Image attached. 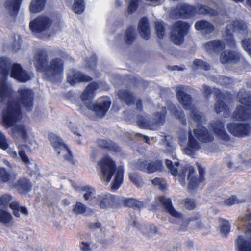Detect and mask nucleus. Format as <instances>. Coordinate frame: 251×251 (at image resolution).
<instances>
[{"instance_id":"32","label":"nucleus","mask_w":251,"mask_h":251,"mask_svg":"<svg viewBox=\"0 0 251 251\" xmlns=\"http://www.w3.org/2000/svg\"><path fill=\"white\" fill-rule=\"evenodd\" d=\"M205 49L208 51H220L225 48V44L222 40H215L206 42L204 44Z\"/></svg>"},{"instance_id":"35","label":"nucleus","mask_w":251,"mask_h":251,"mask_svg":"<svg viewBox=\"0 0 251 251\" xmlns=\"http://www.w3.org/2000/svg\"><path fill=\"white\" fill-rule=\"evenodd\" d=\"M9 206L12 210L13 215L17 218L20 217L19 212L26 216L28 214L27 208L25 206H21L17 201L11 202L9 203Z\"/></svg>"},{"instance_id":"48","label":"nucleus","mask_w":251,"mask_h":251,"mask_svg":"<svg viewBox=\"0 0 251 251\" xmlns=\"http://www.w3.org/2000/svg\"><path fill=\"white\" fill-rule=\"evenodd\" d=\"M129 178L130 181L137 187H140L143 184L141 177L136 173H130L129 174Z\"/></svg>"},{"instance_id":"22","label":"nucleus","mask_w":251,"mask_h":251,"mask_svg":"<svg viewBox=\"0 0 251 251\" xmlns=\"http://www.w3.org/2000/svg\"><path fill=\"white\" fill-rule=\"evenodd\" d=\"M89 82L81 95V99L83 101L92 100L95 96L96 91L99 87L98 83L95 81Z\"/></svg>"},{"instance_id":"13","label":"nucleus","mask_w":251,"mask_h":251,"mask_svg":"<svg viewBox=\"0 0 251 251\" xmlns=\"http://www.w3.org/2000/svg\"><path fill=\"white\" fill-rule=\"evenodd\" d=\"M137 167L140 170L149 174L162 171L163 168L162 162L160 160L149 162L146 160L140 159L137 162Z\"/></svg>"},{"instance_id":"18","label":"nucleus","mask_w":251,"mask_h":251,"mask_svg":"<svg viewBox=\"0 0 251 251\" xmlns=\"http://www.w3.org/2000/svg\"><path fill=\"white\" fill-rule=\"evenodd\" d=\"M13 187L19 193L26 194L31 190L32 184L29 179L26 177H20L13 185Z\"/></svg>"},{"instance_id":"54","label":"nucleus","mask_w":251,"mask_h":251,"mask_svg":"<svg viewBox=\"0 0 251 251\" xmlns=\"http://www.w3.org/2000/svg\"><path fill=\"white\" fill-rule=\"evenodd\" d=\"M140 0H130L127 8V11L129 14H132L136 11L138 7Z\"/></svg>"},{"instance_id":"52","label":"nucleus","mask_w":251,"mask_h":251,"mask_svg":"<svg viewBox=\"0 0 251 251\" xmlns=\"http://www.w3.org/2000/svg\"><path fill=\"white\" fill-rule=\"evenodd\" d=\"M230 30L229 28H226V33L227 36L226 41L228 46L231 48H233L236 46V42L234 38L232 33H230Z\"/></svg>"},{"instance_id":"26","label":"nucleus","mask_w":251,"mask_h":251,"mask_svg":"<svg viewBox=\"0 0 251 251\" xmlns=\"http://www.w3.org/2000/svg\"><path fill=\"white\" fill-rule=\"evenodd\" d=\"M138 28L140 36L146 40H149L150 37V29L148 19L146 17H143L140 20Z\"/></svg>"},{"instance_id":"46","label":"nucleus","mask_w":251,"mask_h":251,"mask_svg":"<svg viewBox=\"0 0 251 251\" xmlns=\"http://www.w3.org/2000/svg\"><path fill=\"white\" fill-rule=\"evenodd\" d=\"M11 176L4 168H0V183H6L11 180Z\"/></svg>"},{"instance_id":"28","label":"nucleus","mask_w":251,"mask_h":251,"mask_svg":"<svg viewBox=\"0 0 251 251\" xmlns=\"http://www.w3.org/2000/svg\"><path fill=\"white\" fill-rule=\"evenodd\" d=\"M23 0H6L4 2L5 8L13 17H16L19 12Z\"/></svg>"},{"instance_id":"24","label":"nucleus","mask_w":251,"mask_h":251,"mask_svg":"<svg viewBox=\"0 0 251 251\" xmlns=\"http://www.w3.org/2000/svg\"><path fill=\"white\" fill-rule=\"evenodd\" d=\"M236 251H251V239L243 235H239L235 241Z\"/></svg>"},{"instance_id":"45","label":"nucleus","mask_w":251,"mask_h":251,"mask_svg":"<svg viewBox=\"0 0 251 251\" xmlns=\"http://www.w3.org/2000/svg\"><path fill=\"white\" fill-rule=\"evenodd\" d=\"M221 234L225 237H227L230 232L231 226L229 221L227 220L222 219V223L220 226Z\"/></svg>"},{"instance_id":"49","label":"nucleus","mask_w":251,"mask_h":251,"mask_svg":"<svg viewBox=\"0 0 251 251\" xmlns=\"http://www.w3.org/2000/svg\"><path fill=\"white\" fill-rule=\"evenodd\" d=\"M188 147H190L195 150H198L200 148L199 143L195 139L191 131H190L188 133Z\"/></svg>"},{"instance_id":"40","label":"nucleus","mask_w":251,"mask_h":251,"mask_svg":"<svg viewBox=\"0 0 251 251\" xmlns=\"http://www.w3.org/2000/svg\"><path fill=\"white\" fill-rule=\"evenodd\" d=\"M125 41L127 45L132 44L136 39L135 28L129 26L126 30L124 36Z\"/></svg>"},{"instance_id":"7","label":"nucleus","mask_w":251,"mask_h":251,"mask_svg":"<svg viewBox=\"0 0 251 251\" xmlns=\"http://www.w3.org/2000/svg\"><path fill=\"white\" fill-rule=\"evenodd\" d=\"M199 176L196 174V171L193 167L189 168L187 175L188 189L189 191H195L201 184L205 181V169L200 164H197Z\"/></svg>"},{"instance_id":"30","label":"nucleus","mask_w":251,"mask_h":251,"mask_svg":"<svg viewBox=\"0 0 251 251\" xmlns=\"http://www.w3.org/2000/svg\"><path fill=\"white\" fill-rule=\"evenodd\" d=\"M118 97L121 101H124L127 105L134 104L136 97L134 93L127 89L120 90L118 92Z\"/></svg>"},{"instance_id":"2","label":"nucleus","mask_w":251,"mask_h":251,"mask_svg":"<svg viewBox=\"0 0 251 251\" xmlns=\"http://www.w3.org/2000/svg\"><path fill=\"white\" fill-rule=\"evenodd\" d=\"M34 58L36 70L43 73L48 80L52 82H58L61 80L64 70L63 59L55 57L52 59L48 64V55L44 50L38 51Z\"/></svg>"},{"instance_id":"8","label":"nucleus","mask_w":251,"mask_h":251,"mask_svg":"<svg viewBox=\"0 0 251 251\" xmlns=\"http://www.w3.org/2000/svg\"><path fill=\"white\" fill-rule=\"evenodd\" d=\"M95 203L101 209L108 208H117L121 207V201L119 197L110 193L98 195L93 198Z\"/></svg>"},{"instance_id":"17","label":"nucleus","mask_w":251,"mask_h":251,"mask_svg":"<svg viewBox=\"0 0 251 251\" xmlns=\"http://www.w3.org/2000/svg\"><path fill=\"white\" fill-rule=\"evenodd\" d=\"M158 201L165 209L166 211L172 216L177 218H182L181 213L177 211L173 207L170 198H166L164 196H160L158 197Z\"/></svg>"},{"instance_id":"44","label":"nucleus","mask_w":251,"mask_h":251,"mask_svg":"<svg viewBox=\"0 0 251 251\" xmlns=\"http://www.w3.org/2000/svg\"><path fill=\"white\" fill-rule=\"evenodd\" d=\"M13 221L12 215L7 211L0 208V222L4 224L11 223Z\"/></svg>"},{"instance_id":"14","label":"nucleus","mask_w":251,"mask_h":251,"mask_svg":"<svg viewBox=\"0 0 251 251\" xmlns=\"http://www.w3.org/2000/svg\"><path fill=\"white\" fill-rule=\"evenodd\" d=\"M10 76L22 83L26 82L31 78L28 72L24 70L22 66L18 63H14L11 66Z\"/></svg>"},{"instance_id":"38","label":"nucleus","mask_w":251,"mask_h":251,"mask_svg":"<svg viewBox=\"0 0 251 251\" xmlns=\"http://www.w3.org/2000/svg\"><path fill=\"white\" fill-rule=\"evenodd\" d=\"M67 2L71 3L72 0H65ZM84 0H74L72 6V11L76 14H81L85 9Z\"/></svg>"},{"instance_id":"62","label":"nucleus","mask_w":251,"mask_h":251,"mask_svg":"<svg viewBox=\"0 0 251 251\" xmlns=\"http://www.w3.org/2000/svg\"><path fill=\"white\" fill-rule=\"evenodd\" d=\"M151 182L153 185L155 186H158L159 189L163 191L166 188V184L165 183H163L161 179L158 177H155L153 179L151 180Z\"/></svg>"},{"instance_id":"53","label":"nucleus","mask_w":251,"mask_h":251,"mask_svg":"<svg viewBox=\"0 0 251 251\" xmlns=\"http://www.w3.org/2000/svg\"><path fill=\"white\" fill-rule=\"evenodd\" d=\"M182 203L185 208L188 210H192L196 207L195 201L193 199L187 198L183 200Z\"/></svg>"},{"instance_id":"21","label":"nucleus","mask_w":251,"mask_h":251,"mask_svg":"<svg viewBox=\"0 0 251 251\" xmlns=\"http://www.w3.org/2000/svg\"><path fill=\"white\" fill-rule=\"evenodd\" d=\"M193 133L195 137L202 143L212 142L214 139L213 135L204 126L194 129Z\"/></svg>"},{"instance_id":"37","label":"nucleus","mask_w":251,"mask_h":251,"mask_svg":"<svg viewBox=\"0 0 251 251\" xmlns=\"http://www.w3.org/2000/svg\"><path fill=\"white\" fill-rule=\"evenodd\" d=\"M47 0H32L29 5V10L32 13H37L42 11L45 7Z\"/></svg>"},{"instance_id":"33","label":"nucleus","mask_w":251,"mask_h":251,"mask_svg":"<svg viewBox=\"0 0 251 251\" xmlns=\"http://www.w3.org/2000/svg\"><path fill=\"white\" fill-rule=\"evenodd\" d=\"M226 28H229L230 31L245 33L247 30V25L245 22L242 20H234L230 24L226 26Z\"/></svg>"},{"instance_id":"59","label":"nucleus","mask_w":251,"mask_h":251,"mask_svg":"<svg viewBox=\"0 0 251 251\" xmlns=\"http://www.w3.org/2000/svg\"><path fill=\"white\" fill-rule=\"evenodd\" d=\"M241 43L245 50L251 56V38L244 39Z\"/></svg>"},{"instance_id":"3","label":"nucleus","mask_w":251,"mask_h":251,"mask_svg":"<svg viewBox=\"0 0 251 251\" xmlns=\"http://www.w3.org/2000/svg\"><path fill=\"white\" fill-rule=\"evenodd\" d=\"M100 168V178L109 182L115 174L113 181L111 184V190H118L123 182L124 170L119 167L117 170L116 162L109 156H105L101 158L99 162Z\"/></svg>"},{"instance_id":"63","label":"nucleus","mask_w":251,"mask_h":251,"mask_svg":"<svg viewBox=\"0 0 251 251\" xmlns=\"http://www.w3.org/2000/svg\"><path fill=\"white\" fill-rule=\"evenodd\" d=\"M82 190L87 191V192L83 195V198L85 200H88L92 196L93 194L92 191L90 190V188L88 186L84 187Z\"/></svg>"},{"instance_id":"20","label":"nucleus","mask_w":251,"mask_h":251,"mask_svg":"<svg viewBox=\"0 0 251 251\" xmlns=\"http://www.w3.org/2000/svg\"><path fill=\"white\" fill-rule=\"evenodd\" d=\"M214 132L222 140L229 141L230 137L225 129V123L221 120H217L211 125Z\"/></svg>"},{"instance_id":"51","label":"nucleus","mask_w":251,"mask_h":251,"mask_svg":"<svg viewBox=\"0 0 251 251\" xmlns=\"http://www.w3.org/2000/svg\"><path fill=\"white\" fill-rule=\"evenodd\" d=\"M193 64L197 68L205 71H208L210 69L209 64L201 59H195L193 61Z\"/></svg>"},{"instance_id":"10","label":"nucleus","mask_w":251,"mask_h":251,"mask_svg":"<svg viewBox=\"0 0 251 251\" xmlns=\"http://www.w3.org/2000/svg\"><path fill=\"white\" fill-rule=\"evenodd\" d=\"M52 20L47 16H39L29 23V28L33 33H42L49 29Z\"/></svg>"},{"instance_id":"12","label":"nucleus","mask_w":251,"mask_h":251,"mask_svg":"<svg viewBox=\"0 0 251 251\" xmlns=\"http://www.w3.org/2000/svg\"><path fill=\"white\" fill-rule=\"evenodd\" d=\"M93 78L86 74L75 69L71 70L67 75V80L72 86L82 83L92 81Z\"/></svg>"},{"instance_id":"19","label":"nucleus","mask_w":251,"mask_h":251,"mask_svg":"<svg viewBox=\"0 0 251 251\" xmlns=\"http://www.w3.org/2000/svg\"><path fill=\"white\" fill-rule=\"evenodd\" d=\"M167 114L165 107L161 109V112H156L153 114V121H151V130H156L159 127L163 125L166 121Z\"/></svg>"},{"instance_id":"64","label":"nucleus","mask_w":251,"mask_h":251,"mask_svg":"<svg viewBox=\"0 0 251 251\" xmlns=\"http://www.w3.org/2000/svg\"><path fill=\"white\" fill-rule=\"evenodd\" d=\"M101 223L100 222L89 223L88 227L91 230L99 228L101 227Z\"/></svg>"},{"instance_id":"58","label":"nucleus","mask_w":251,"mask_h":251,"mask_svg":"<svg viewBox=\"0 0 251 251\" xmlns=\"http://www.w3.org/2000/svg\"><path fill=\"white\" fill-rule=\"evenodd\" d=\"M165 164L167 167L170 170L171 173L174 176H176L178 174V170L176 168H175L171 160L166 159L165 160Z\"/></svg>"},{"instance_id":"5","label":"nucleus","mask_w":251,"mask_h":251,"mask_svg":"<svg viewBox=\"0 0 251 251\" xmlns=\"http://www.w3.org/2000/svg\"><path fill=\"white\" fill-rule=\"evenodd\" d=\"M240 103L246 106L238 105L233 113V119L237 121H246L251 118V95L243 97V95L239 92L237 95Z\"/></svg>"},{"instance_id":"23","label":"nucleus","mask_w":251,"mask_h":251,"mask_svg":"<svg viewBox=\"0 0 251 251\" xmlns=\"http://www.w3.org/2000/svg\"><path fill=\"white\" fill-rule=\"evenodd\" d=\"M220 59L223 64L231 62L236 63L240 60V56L235 51L226 50L221 53Z\"/></svg>"},{"instance_id":"55","label":"nucleus","mask_w":251,"mask_h":251,"mask_svg":"<svg viewBox=\"0 0 251 251\" xmlns=\"http://www.w3.org/2000/svg\"><path fill=\"white\" fill-rule=\"evenodd\" d=\"M12 198V196L9 194L2 195L0 197V206H7Z\"/></svg>"},{"instance_id":"56","label":"nucleus","mask_w":251,"mask_h":251,"mask_svg":"<svg viewBox=\"0 0 251 251\" xmlns=\"http://www.w3.org/2000/svg\"><path fill=\"white\" fill-rule=\"evenodd\" d=\"M97 59L95 55H92L86 60V64L88 68L94 69L96 67Z\"/></svg>"},{"instance_id":"4","label":"nucleus","mask_w":251,"mask_h":251,"mask_svg":"<svg viewBox=\"0 0 251 251\" xmlns=\"http://www.w3.org/2000/svg\"><path fill=\"white\" fill-rule=\"evenodd\" d=\"M184 86H179L176 88V92L177 100L184 109L190 110V116L197 122L199 127L202 124V117L198 113L196 108L193 105L192 96L184 92Z\"/></svg>"},{"instance_id":"43","label":"nucleus","mask_w":251,"mask_h":251,"mask_svg":"<svg viewBox=\"0 0 251 251\" xmlns=\"http://www.w3.org/2000/svg\"><path fill=\"white\" fill-rule=\"evenodd\" d=\"M12 92L5 83L0 84V99L1 101H3L6 99L10 97Z\"/></svg>"},{"instance_id":"60","label":"nucleus","mask_w":251,"mask_h":251,"mask_svg":"<svg viewBox=\"0 0 251 251\" xmlns=\"http://www.w3.org/2000/svg\"><path fill=\"white\" fill-rule=\"evenodd\" d=\"M9 147L7 139L4 134L0 131V148L6 150Z\"/></svg>"},{"instance_id":"50","label":"nucleus","mask_w":251,"mask_h":251,"mask_svg":"<svg viewBox=\"0 0 251 251\" xmlns=\"http://www.w3.org/2000/svg\"><path fill=\"white\" fill-rule=\"evenodd\" d=\"M73 211L77 215L84 214L86 211V206L81 202H77L74 206Z\"/></svg>"},{"instance_id":"61","label":"nucleus","mask_w":251,"mask_h":251,"mask_svg":"<svg viewBox=\"0 0 251 251\" xmlns=\"http://www.w3.org/2000/svg\"><path fill=\"white\" fill-rule=\"evenodd\" d=\"M235 195H232L229 198L226 199L224 201V203L227 206H231L236 203H239Z\"/></svg>"},{"instance_id":"6","label":"nucleus","mask_w":251,"mask_h":251,"mask_svg":"<svg viewBox=\"0 0 251 251\" xmlns=\"http://www.w3.org/2000/svg\"><path fill=\"white\" fill-rule=\"evenodd\" d=\"M190 25L187 22L178 20L172 25L170 37L176 45H180L184 41V38L189 33Z\"/></svg>"},{"instance_id":"31","label":"nucleus","mask_w":251,"mask_h":251,"mask_svg":"<svg viewBox=\"0 0 251 251\" xmlns=\"http://www.w3.org/2000/svg\"><path fill=\"white\" fill-rule=\"evenodd\" d=\"M194 6L184 4L178 8V13L181 18H188L195 15Z\"/></svg>"},{"instance_id":"29","label":"nucleus","mask_w":251,"mask_h":251,"mask_svg":"<svg viewBox=\"0 0 251 251\" xmlns=\"http://www.w3.org/2000/svg\"><path fill=\"white\" fill-rule=\"evenodd\" d=\"M195 15L196 14L202 15H209L210 16H217L218 15V12L207 5L198 3L194 6Z\"/></svg>"},{"instance_id":"16","label":"nucleus","mask_w":251,"mask_h":251,"mask_svg":"<svg viewBox=\"0 0 251 251\" xmlns=\"http://www.w3.org/2000/svg\"><path fill=\"white\" fill-rule=\"evenodd\" d=\"M97 143L99 148L111 152L119 153L122 151L121 147L112 140L98 139L97 140Z\"/></svg>"},{"instance_id":"25","label":"nucleus","mask_w":251,"mask_h":251,"mask_svg":"<svg viewBox=\"0 0 251 251\" xmlns=\"http://www.w3.org/2000/svg\"><path fill=\"white\" fill-rule=\"evenodd\" d=\"M195 28L196 30L201 31L205 34H210L215 30L213 25L205 20L197 21L195 24Z\"/></svg>"},{"instance_id":"27","label":"nucleus","mask_w":251,"mask_h":251,"mask_svg":"<svg viewBox=\"0 0 251 251\" xmlns=\"http://www.w3.org/2000/svg\"><path fill=\"white\" fill-rule=\"evenodd\" d=\"M12 126L11 129V135L13 138H21L25 140L28 138L27 131L25 126L23 124L16 125Z\"/></svg>"},{"instance_id":"47","label":"nucleus","mask_w":251,"mask_h":251,"mask_svg":"<svg viewBox=\"0 0 251 251\" xmlns=\"http://www.w3.org/2000/svg\"><path fill=\"white\" fill-rule=\"evenodd\" d=\"M155 31L157 37L162 39L165 35V29L162 22L157 21L155 22Z\"/></svg>"},{"instance_id":"1","label":"nucleus","mask_w":251,"mask_h":251,"mask_svg":"<svg viewBox=\"0 0 251 251\" xmlns=\"http://www.w3.org/2000/svg\"><path fill=\"white\" fill-rule=\"evenodd\" d=\"M34 94L29 88H22L17 91L16 100H8L1 112V124L3 127L8 129L13 126L22 118L21 106L27 111L33 109Z\"/></svg>"},{"instance_id":"57","label":"nucleus","mask_w":251,"mask_h":251,"mask_svg":"<svg viewBox=\"0 0 251 251\" xmlns=\"http://www.w3.org/2000/svg\"><path fill=\"white\" fill-rule=\"evenodd\" d=\"M19 155L22 162L26 166H28L30 164L29 157L26 155L25 151L23 149L18 151Z\"/></svg>"},{"instance_id":"34","label":"nucleus","mask_w":251,"mask_h":251,"mask_svg":"<svg viewBox=\"0 0 251 251\" xmlns=\"http://www.w3.org/2000/svg\"><path fill=\"white\" fill-rule=\"evenodd\" d=\"M120 201L125 207H130L133 209H140L144 205L143 201L134 198H124L120 200Z\"/></svg>"},{"instance_id":"41","label":"nucleus","mask_w":251,"mask_h":251,"mask_svg":"<svg viewBox=\"0 0 251 251\" xmlns=\"http://www.w3.org/2000/svg\"><path fill=\"white\" fill-rule=\"evenodd\" d=\"M137 123L138 126L141 128L151 130V121L149 119L148 117L140 115H137Z\"/></svg>"},{"instance_id":"39","label":"nucleus","mask_w":251,"mask_h":251,"mask_svg":"<svg viewBox=\"0 0 251 251\" xmlns=\"http://www.w3.org/2000/svg\"><path fill=\"white\" fill-rule=\"evenodd\" d=\"M11 67L10 60L5 57L0 58V74L4 76H7L9 74V70Z\"/></svg>"},{"instance_id":"42","label":"nucleus","mask_w":251,"mask_h":251,"mask_svg":"<svg viewBox=\"0 0 251 251\" xmlns=\"http://www.w3.org/2000/svg\"><path fill=\"white\" fill-rule=\"evenodd\" d=\"M169 110L170 112L176 117V118L181 121L182 124H186V119L182 110L177 109L176 106L174 105L170 106Z\"/></svg>"},{"instance_id":"9","label":"nucleus","mask_w":251,"mask_h":251,"mask_svg":"<svg viewBox=\"0 0 251 251\" xmlns=\"http://www.w3.org/2000/svg\"><path fill=\"white\" fill-rule=\"evenodd\" d=\"M48 138L58 155H60L63 151L65 150L67 152V154L64 155V159L72 163H74L71 151L59 136L53 133H50L48 135Z\"/></svg>"},{"instance_id":"15","label":"nucleus","mask_w":251,"mask_h":251,"mask_svg":"<svg viewBox=\"0 0 251 251\" xmlns=\"http://www.w3.org/2000/svg\"><path fill=\"white\" fill-rule=\"evenodd\" d=\"M111 104L110 100H104L100 103L89 104L88 108L93 111L96 115L100 118L105 116Z\"/></svg>"},{"instance_id":"36","label":"nucleus","mask_w":251,"mask_h":251,"mask_svg":"<svg viewBox=\"0 0 251 251\" xmlns=\"http://www.w3.org/2000/svg\"><path fill=\"white\" fill-rule=\"evenodd\" d=\"M215 111L217 114H220L223 112L225 117H228L230 114L229 108L227 105L223 100H218L214 104Z\"/></svg>"},{"instance_id":"11","label":"nucleus","mask_w":251,"mask_h":251,"mask_svg":"<svg viewBox=\"0 0 251 251\" xmlns=\"http://www.w3.org/2000/svg\"><path fill=\"white\" fill-rule=\"evenodd\" d=\"M226 127L231 134L237 137L248 136L251 129V126L249 123H229Z\"/></svg>"}]
</instances>
